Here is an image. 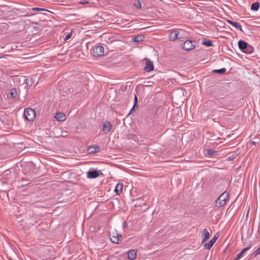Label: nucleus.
Here are the masks:
<instances>
[{
    "label": "nucleus",
    "instance_id": "11",
    "mask_svg": "<svg viewBox=\"0 0 260 260\" xmlns=\"http://www.w3.org/2000/svg\"><path fill=\"white\" fill-rule=\"evenodd\" d=\"M252 246V243L251 242H250L249 243L248 246L243 249L239 253L237 254L236 257L234 258V260H238L239 259L242 255L246 252L247 251H248Z\"/></svg>",
    "mask_w": 260,
    "mask_h": 260
},
{
    "label": "nucleus",
    "instance_id": "21",
    "mask_svg": "<svg viewBox=\"0 0 260 260\" xmlns=\"http://www.w3.org/2000/svg\"><path fill=\"white\" fill-rule=\"evenodd\" d=\"M202 45L207 47H211L213 46L212 41L210 40H207L206 38L203 39Z\"/></svg>",
    "mask_w": 260,
    "mask_h": 260
},
{
    "label": "nucleus",
    "instance_id": "4",
    "mask_svg": "<svg viewBox=\"0 0 260 260\" xmlns=\"http://www.w3.org/2000/svg\"><path fill=\"white\" fill-rule=\"evenodd\" d=\"M91 53L95 57H100L104 54V47L100 45L94 46L91 49Z\"/></svg>",
    "mask_w": 260,
    "mask_h": 260
},
{
    "label": "nucleus",
    "instance_id": "39",
    "mask_svg": "<svg viewBox=\"0 0 260 260\" xmlns=\"http://www.w3.org/2000/svg\"><path fill=\"white\" fill-rule=\"evenodd\" d=\"M2 57H0V58H1Z\"/></svg>",
    "mask_w": 260,
    "mask_h": 260
},
{
    "label": "nucleus",
    "instance_id": "33",
    "mask_svg": "<svg viewBox=\"0 0 260 260\" xmlns=\"http://www.w3.org/2000/svg\"><path fill=\"white\" fill-rule=\"evenodd\" d=\"M71 37H72V33L70 32V34H68V35H66V36L64 38V40L67 41L68 40L70 39L71 38Z\"/></svg>",
    "mask_w": 260,
    "mask_h": 260
},
{
    "label": "nucleus",
    "instance_id": "22",
    "mask_svg": "<svg viewBox=\"0 0 260 260\" xmlns=\"http://www.w3.org/2000/svg\"><path fill=\"white\" fill-rule=\"evenodd\" d=\"M145 37L144 35H137L133 38V41L135 42H139L144 40Z\"/></svg>",
    "mask_w": 260,
    "mask_h": 260
},
{
    "label": "nucleus",
    "instance_id": "31",
    "mask_svg": "<svg viewBox=\"0 0 260 260\" xmlns=\"http://www.w3.org/2000/svg\"><path fill=\"white\" fill-rule=\"evenodd\" d=\"M116 238L117 239V240L118 241V243H119L120 241H121L122 240V236L119 234H116Z\"/></svg>",
    "mask_w": 260,
    "mask_h": 260
},
{
    "label": "nucleus",
    "instance_id": "18",
    "mask_svg": "<svg viewBox=\"0 0 260 260\" xmlns=\"http://www.w3.org/2000/svg\"><path fill=\"white\" fill-rule=\"evenodd\" d=\"M24 83L26 85L27 88H30L34 83V80L32 77H28L24 80Z\"/></svg>",
    "mask_w": 260,
    "mask_h": 260
},
{
    "label": "nucleus",
    "instance_id": "3",
    "mask_svg": "<svg viewBox=\"0 0 260 260\" xmlns=\"http://www.w3.org/2000/svg\"><path fill=\"white\" fill-rule=\"evenodd\" d=\"M36 111L30 108H25L24 111V116L26 120L33 121L36 118Z\"/></svg>",
    "mask_w": 260,
    "mask_h": 260
},
{
    "label": "nucleus",
    "instance_id": "24",
    "mask_svg": "<svg viewBox=\"0 0 260 260\" xmlns=\"http://www.w3.org/2000/svg\"><path fill=\"white\" fill-rule=\"evenodd\" d=\"M226 70L225 68H222L220 69H215L213 70L212 72L219 74H223L225 73Z\"/></svg>",
    "mask_w": 260,
    "mask_h": 260
},
{
    "label": "nucleus",
    "instance_id": "28",
    "mask_svg": "<svg viewBox=\"0 0 260 260\" xmlns=\"http://www.w3.org/2000/svg\"><path fill=\"white\" fill-rule=\"evenodd\" d=\"M258 254H260V246L253 252L252 255L256 257Z\"/></svg>",
    "mask_w": 260,
    "mask_h": 260
},
{
    "label": "nucleus",
    "instance_id": "16",
    "mask_svg": "<svg viewBox=\"0 0 260 260\" xmlns=\"http://www.w3.org/2000/svg\"><path fill=\"white\" fill-rule=\"evenodd\" d=\"M202 237H203V241L202 243L207 241L210 237V233L207 231V229H204L202 231Z\"/></svg>",
    "mask_w": 260,
    "mask_h": 260
},
{
    "label": "nucleus",
    "instance_id": "36",
    "mask_svg": "<svg viewBox=\"0 0 260 260\" xmlns=\"http://www.w3.org/2000/svg\"><path fill=\"white\" fill-rule=\"evenodd\" d=\"M135 107H134V105L133 108L131 109L130 112L128 113L127 115H130L132 113V112L135 110Z\"/></svg>",
    "mask_w": 260,
    "mask_h": 260
},
{
    "label": "nucleus",
    "instance_id": "23",
    "mask_svg": "<svg viewBox=\"0 0 260 260\" xmlns=\"http://www.w3.org/2000/svg\"><path fill=\"white\" fill-rule=\"evenodd\" d=\"M207 154L211 156L218 154V152L213 149H209L207 150Z\"/></svg>",
    "mask_w": 260,
    "mask_h": 260
},
{
    "label": "nucleus",
    "instance_id": "35",
    "mask_svg": "<svg viewBox=\"0 0 260 260\" xmlns=\"http://www.w3.org/2000/svg\"><path fill=\"white\" fill-rule=\"evenodd\" d=\"M68 91H64V92H65L66 94H69V93H70L71 92H73V88H70V89H68Z\"/></svg>",
    "mask_w": 260,
    "mask_h": 260
},
{
    "label": "nucleus",
    "instance_id": "25",
    "mask_svg": "<svg viewBox=\"0 0 260 260\" xmlns=\"http://www.w3.org/2000/svg\"><path fill=\"white\" fill-rule=\"evenodd\" d=\"M134 5L138 9L142 8V3L140 0H135Z\"/></svg>",
    "mask_w": 260,
    "mask_h": 260
},
{
    "label": "nucleus",
    "instance_id": "27",
    "mask_svg": "<svg viewBox=\"0 0 260 260\" xmlns=\"http://www.w3.org/2000/svg\"><path fill=\"white\" fill-rule=\"evenodd\" d=\"M222 108L228 110H231L233 109L234 106L233 104L225 105L222 106Z\"/></svg>",
    "mask_w": 260,
    "mask_h": 260
},
{
    "label": "nucleus",
    "instance_id": "26",
    "mask_svg": "<svg viewBox=\"0 0 260 260\" xmlns=\"http://www.w3.org/2000/svg\"><path fill=\"white\" fill-rule=\"evenodd\" d=\"M31 10L33 11H35V12H39V11H46V12H50L49 11L45 9H43V8H38V7H35V8H32L31 9Z\"/></svg>",
    "mask_w": 260,
    "mask_h": 260
},
{
    "label": "nucleus",
    "instance_id": "6",
    "mask_svg": "<svg viewBox=\"0 0 260 260\" xmlns=\"http://www.w3.org/2000/svg\"><path fill=\"white\" fill-rule=\"evenodd\" d=\"M169 39L170 41H174L181 37L179 36L178 30H169Z\"/></svg>",
    "mask_w": 260,
    "mask_h": 260
},
{
    "label": "nucleus",
    "instance_id": "29",
    "mask_svg": "<svg viewBox=\"0 0 260 260\" xmlns=\"http://www.w3.org/2000/svg\"><path fill=\"white\" fill-rule=\"evenodd\" d=\"M111 241L115 244H118V241L117 240V239L116 238V237L115 236H113L112 238H110Z\"/></svg>",
    "mask_w": 260,
    "mask_h": 260
},
{
    "label": "nucleus",
    "instance_id": "7",
    "mask_svg": "<svg viewBox=\"0 0 260 260\" xmlns=\"http://www.w3.org/2000/svg\"><path fill=\"white\" fill-rule=\"evenodd\" d=\"M101 171L94 169L90 170L87 172V177L89 179L96 178L100 176Z\"/></svg>",
    "mask_w": 260,
    "mask_h": 260
},
{
    "label": "nucleus",
    "instance_id": "17",
    "mask_svg": "<svg viewBox=\"0 0 260 260\" xmlns=\"http://www.w3.org/2000/svg\"><path fill=\"white\" fill-rule=\"evenodd\" d=\"M122 189H123L122 183H118L117 184V185L115 188L114 191L115 192V193L117 195H119L122 192Z\"/></svg>",
    "mask_w": 260,
    "mask_h": 260
},
{
    "label": "nucleus",
    "instance_id": "1",
    "mask_svg": "<svg viewBox=\"0 0 260 260\" xmlns=\"http://www.w3.org/2000/svg\"><path fill=\"white\" fill-rule=\"evenodd\" d=\"M238 45L240 50L246 54H251L254 51V48L243 40H239Z\"/></svg>",
    "mask_w": 260,
    "mask_h": 260
},
{
    "label": "nucleus",
    "instance_id": "34",
    "mask_svg": "<svg viewBox=\"0 0 260 260\" xmlns=\"http://www.w3.org/2000/svg\"><path fill=\"white\" fill-rule=\"evenodd\" d=\"M88 3H89L88 1H86V0H83V1H81V2H80V4H82V5L87 4Z\"/></svg>",
    "mask_w": 260,
    "mask_h": 260
},
{
    "label": "nucleus",
    "instance_id": "20",
    "mask_svg": "<svg viewBox=\"0 0 260 260\" xmlns=\"http://www.w3.org/2000/svg\"><path fill=\"white\" fill-rule=\"evenodd\" d=\"M260 4L258 2H255L251 4V10L253 11H257L259 8Z\"/></svg>",
    "mask_w": 260,
    "mask_h": 260
},
{
    "label": "nucleus",
    "instance_id": "9",
    "mask_svg": "<svg viewBox=\"0 0 260 260\" xmlns=\"http://www.w3.org/2000/svg\"><path fill=\"white\" fill-rule=\"evenodd\" d=\"M112 128V125L110 122L106 120L103 124V131L104 134H107L109 133Z\"/></svg>",
    "mask_w": 260,
    "mask_h": 260
},
{
    "label": "nucleus",
    "instance_id": "12",
    "mask_svg": "<svg viewBox=\"0 0 260 260\" xmlns=\"http://www.w3.org/2000/svg\"><path fill=\"white\" fill-rule=\"evenodd\" d=\"M144 70L147 72H150L154 70V64L153 62L150 60H148L146 61V65L144 67Z\"/></svg>",
    "mask_w": 260,
    "mask_h": 260
},
{
    "label": "nucleus",
    "instance_id": "8",
    "mask_svg": "<svg viewBox=\"0 0 260 260\" xmlns=\"http://www.w3.org/2000/svg\"><path fill=\"white\" fill-rule=\"evenodd\" d=\"M218 236H216V235L208 243L205 244L204 245V247L205 249L210 250L214 244L216 242Z\"/></svg>",
    "mask_w": 260,
    "mask_h": 260
},
{
    "label": "nucleus",
    "instance_id": "15",
    "mask_svg": "<svg viewBox=\"0 0 260 260\" xmlns=\"http://www.w3.org/2000/svg\"><path fill=\"white\" fill-rule=\"evenodd\" d=\"M54 117L59 121H63L66 119V115L61 112L57 113Z\"/></svg>",
    "mask_w": 260,
    "mask_h": 260
},
{
    "label": "nucleus",
    "instance_id": "10",
    "mask_svg": "<svg viewBox=\"0 0 260 260\" xmlns=\"http://www.w3.org/2000/svg\"><path fill=\"white\" fill-rule=\"evenodd\" d=\"M89 154H94L100 151V147L98 145L90 146L87 149Z\"/></svg>",
    "mask_w": 260,
    "mask_h": 260
},
{
    "label": "nucleus",
    "instance_id": "2",
    "mask_svg": "<svg viewBox=\"0 0 260 260\" xmlns=\"http://www.w3.org/2000/svg\"><path fill=\"white\" fill-rule=\"evenodd\" d=\"M228 198L229 193L226 191H224L216 200L215 205V207L219 208L220 207L223 206L225 204Z\"/></svg>",
    "mask_w": 260,
    "mask_h": 260
},
{
    "label": "nucleus",
    "instance_id": "38",
    "mask_svg": "<svg viewBox=\"0 0 260 260\" xmlns=\"http://www.w3.org/2000/svg\"><path fill=\"white\" fill-rule=\"evenodd\" d=\"M37 223V221H35V222H32V221H30V224H31L32 225H34L35 223Z\"/></svg>",
    "mask_w": 260,
    "mask_h": 260
},
{
    "label": "nucleus",
    "instance_id": "13",
    "mask_svg": "<svg viewBox=\"0 0 260 260\" xmlns=\"http://www.w3.org/2000/svg\"><path fill=\"white\" fill-rule=\"evenodd\" d=\"M137 249H132L127 252V257L130 260H134L137 257Z\"/></svg>",
    "mask_w": 260,
    "mask_h": 260
},
{
    "label": "nucleus",
    "instance_id": "32",
    "mask_svg": "<svg viewBox=\"0 0 260 260\" xmlns=\"http://www.w3.org/2000/svg\"><path fill=\"white\" fill-rule=\"evenodd\" d=\"M236 157V155L232 154V155L230 156L228 158V160H229V161L233 160Z\"/></svg>",
    "mask_w": 260,
    "mask_h": 260
},
{
    "label": "nucleus",
    "instance_id": "14",
    "mask_svg": "<svg viewBox=\"0 0 260 260\" xmlns=\"http://www.w3.org/2000/svg\"><path fill=\"white\" fill-rule=\"evenodd\" d=\"M228 22L233 26L234 27L237 28L239 30H240L241 31H243L242 30V26L240 24V23L236 21H233L232 20H228Z\"/></svg>",
    "mask_w": 260,
    "mask_h": 260
},
{
    "label": "nucleus",
    "instance_id": "19",
    "mask_svg": "<svg viewBox=\"0 0 260 260\" xmlns=\"http://www.w3.org/2000/svg\"><path fill=\"white\" fill-rule=\"evenodd\" d=\"M9 95H10L8 96V97L9 98H16L17 96V95H18L17 89L16 88H12L11 90V91H10V92L9 93Z\"/></svg>",
    "mask_w": 260,
    "mask_h": 260
},
{
    "label": "nucleus",
    "instance_id": "30",
    "mask_svg": "<svg viewBox=\"0 0 260 260\" xmlns=\"http://www.w3.org/2000/svg\"><path fill=\"white\" fill-rule=\"evenodd\" d=\"M134 107H137L138 106V100L137 95H135V99H134Z\"/></svg>",
    "mask_w": 260,
    "mask_h": 260
},
{
    "label": "nucleus",
    "instance_id": "5",
    "mask_svg": "<svg viewBox=\"0 0 260 260\" xmlns=\"http://www.w3.org/2000/svg\"><path fill=\"white\" fill-rule=\"evenodd\" d=\"M195 47V44H193V42L191 40H187L183 43V49L185 51L192 50L194 49Z\"/></svg>",
    "mask_w": 260,
    "mask_h": 260
},
{
    "label": "nucleus",
    "instance_id": "37",
    "mask_svg": "<svg viewBox=\"0 0 260 260\" xmlns=\"http://www.w3.org/2000/svg\"><path fill=\"white\" fill-rule=\"evenodd\" d=\"M250 144H253V145H256V144H258V143H256L255 142L251 141V142H250Z\"/></svg>",
    "mask_w": 260,
    "mask_h": 260
}]
</instances>
